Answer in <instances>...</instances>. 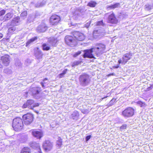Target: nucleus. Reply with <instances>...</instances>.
<instances>
[{
  "label": "nucleus",
  "mask_w": 153,
  "mask_h": 153,
  "mask_svg": "<svg viewBox=\"0 0 153 153\" xmlns=\"http://www.w3.org/2000/svg\"><path fill=\"white\" fill-rule=\"evenodd\" d=\"M32 134L33 136L37 139H40L43 136V133L40 131L33 130L32 132Z\"/></svg>",
  "instance_id": "nucleus-15"
},
{
  "label": "nucleus",
  "mask_w": 153,
  "mask_h": 153,
  "mask_svg": "<svg viewBox=\"0 0 153 153\" xmlns=\"http://www.w3.org/2000/svg\"><path fill=\"white\" fill-rule=\"evenodd\" d=\"M0 20L1 21H3V22H6L5 21V19L4 16L3 17H0Z\"/></svg>",
  "instance_id": "nucleus-46"
},
{
  "label": "nucleus",
  "mask_w": 153,
  "mask_h": 153,
  "mask_svg": "<svg viewBox=\"0 0 153 153\" xmlns=\"http://www.w3.org/2000/svg\"><path fill=\"white\" fill-rule=\"evenodd\" d=\"M119 67V65H117L116 66H114L113 67V68H117Z\"/></svg>",
  "instance_id": "nucleus-51"
},
{
  "label": "nucleus",
  "mask_w": 153,
  "mask_h": 153,
  "mask_svg": "<svg viewBox=\"0 0 153 153\" xmlns=\"http://www.w3.org/2000/svg\"><path fill=\"white\" fill-rule=\"evenodd\" d=\"M27 140V139L25 138V139L24 140H21V142L22 143H24Z\"/></svg>",
  "instance_id": "nucleus-52"
},
{
  "label": "nucleus",
  "mask_w": 153,
  "mask_h": 153,
  "mask_svg": "<svg viewBox=\"0 0 153 153\" xmlns=\"http://www.w3.org/2000/svg\"><path fill=\"white\" fill-rule=\"evenodd\" d=\"M120 7V4L119 3H115V4L107 6V9L108 10H110L114 9Z\"/></svg>",
  "instance_id": "nucleus-21"
},
{
  "label": "nucleus",
  "mask_w": 153,
  "mask_h": 153,
  "mask_svg": "<svg viewBox=\"0 0 153 153\" xmlns=\"http://www.w3.org/2000/svg\"><path fill=\"white\" fill-rule=\"evenodd\" d=\"M79 81L80 85L82 86L88 85L90 81L89 76L85 73L82 74L79 76Z\"/></svg>",
  "instance_id": "nucleus-3"
},
{
  "label": "nucleus",
  "mask_w": 153,
  "mask_h": 153,
  "mask_svg": "<svg viewBox=\"0 0 153 153\" xmlns=\"http://www.w3.org/2000/svg\"><path fill=\"white\" fill-rule=\"evenodd\" d=\"M89 25H88V23H87L86 24V27H88V26Z\"/></svg>",
  "instance_id": "nucleus-56"
},
{
  "label": "nucleus",
  "mask_w": 153,
  "mask_h": 153,
  "mask_svg": "<svg viewBox=\"0 0 153 153\" xmlns=\"http://www.w3.org/2000/svg\"><path fill=\"white\" fill-rule=\"evenodd\" d=\"M50 45L48 43H44L42 45V49L44 51H48L50 49Z\"/></svg>",
  "instance_id": "nucleus-26"
},
{
  "label": "nucleus",
  "mask_w": 153,
  "mask_h": 153,
  "mask_svg": "<svg viewBox=\"0 0 153 153\" xmlns=\"http://www.w3.org/2000/svg\"><path fill=\"white\" fill-rule=\"evenodd\" d=\"M49 44L50 46H55L56 43L57 42L56 39L54 38H52L48 40Z\"/></svg>",
  "instance_id": "nucleus-25"
},
{
  "label": "nucleus",
  "mask_w": 153,
  "mask_h": 153,
  "mask_svg": "<svg viewBox=\"0 0 153 153\" xmlns=\"http://www.w3.org/2000/svg\"><path fill=\"white\" fill-rule=\"evenodd\" d=\"M34 101L32 100H27L26 103H25L23 105V108H26L27 106L31 105L33 104Z\"/></svg>",
  "instance_id": "nucleus-24"
},
{
  "label": "nucleus",
  "mask_w": 153,
  "mask_h": 153,
  "mask_svg": "<svg viewBox=\"0 0 153 153\" xmlns=\"http://www.w3.org/2000/svg\"><path fill=\"white\" fill-rule=\"evenodd\" d=\"M34 18V16L33 15H30L28 17L27 19V23H30L33 22Z\"/></svg>",
  "instance_id": "nucleus-33"
},
{
  "label": "nucleus",
  "mask_w": 153,
  "mask_h": 153,
  "mask_svg": "<svg viewBox=\"0 0 153 153\" xmlns=\"http://www.w3.org/2000/svg\"><path fill=\"white\" fill-rule=\"evenodd\" d=\"M82 51H79L73 55L74 57H76L79 55H80L82 52Z\"/></svg>",
  "instance_id": "nucleus-37"
},
{
  "label": "nucleus",
  "mask_w": 153,
  "mask_h": 153,
  "mask_svg": "<svg viewBox=\"0 0 153 153\" xmlns=\"http://www.w3.org/2000/svg\"><path fill=\"white\" fill-rule=\"evenodd\" d=\"M31 147L33 149H37L38 150L39 153H42L41 151L39 144L35 142H33L30 143Z\"/></svg>",
  "instance_id": "nucleus-20"
},
{
  "label": "nucleus",
  "mask_w": 153,
  "mask_h": 153,
  "mask_svg": "<svg viewBox=\"0 0 153 153\" xmlns=\"http://www.w3.org/2000/svg\"><path fill=\"white\" fill-rule=\"evenodd\" d=\"M20 153H30V150L27 147H24L22 149Z\"/></svg>",
  "instance_id": "nucleus-31"
},
{
  "label": "nucleus",
  "mask_w": 153,
  "mask_h": 153,
  "mask_svg": "<svg viewBox=\"0 0 153 153\" xmlns=\"http://www.w3.org/2000/svg\"><path fill=\"white\" fill-rule=\"evenodd\" d=\"M85 11L84 7H80L76 9L74 13V15L80 16L83 14Z\"/></svg>",
  "instance_id": "nucleus-13"
},
{
  "label": "nucleus",
  "mask_w": 153,
  "mask_h": 153,
  "mask_svg": "<svg viewBox=\"0 0 153 153\" xmlns=\"http://www.w3.org/2000/svg\"><path fill=\"white\" fill-rule=\"evenodd\" d=\"M97 3L95 1H91L88 4L87 6L91 7H95Z\"/></svg>",
  "instance_id": "nucleus-29"
},
{
  "label": "nucleus",
  "mask_w": 153,
  "mask_h": 153,
  "mask_svg": "<svg viewBox=\"0 0 153 153\" xmlns=\"http://www.w3.org/2000/svg\"><path fill=\"white\" fill-rule=\"evenodd\" d=\"M20 17L17 16L13 19L11 21V26H16L20 24Z\"/></svg>",
  "instance_id": "nucleus-19"
},
{
  "label": "nucleus",
  "mask_w": 153,
  "mask_h": 153,
  "mask_svg": "<svg viewBox=\"0 0 153 153\" xmlns=\"http://www.w3.org/2000/svg\"><path fill=\"white\" fill-rule=\"evenodd\" d=\"M26 61H27V62H30V60L29 59H27Z\"/></svg>",
  "instance_id": "nucleus-55"
},
{
  "label": "nucleus",
  "mask_w": 153,
  "mask_h": 153,
  "mask_svg": "<svg viewBox=\"0 0 153 153\" xmlns=\"http://www.w3.org/2000/svg\"><path fill=\"white\" fill-rule=\"evenodd\" d=\"M67 69H65L62 71V73L63 74L65 75L67 73Z\"/></svg>",
  "instance_id": "nucleus-47"
},
{
  "label": "nucleus",
  "mask_w": 153,
  "mask_h": 153,
  "mask_svg": "<svg viewBox=\"0 0 153 153\" xmlns=\"http://www.w3.org/2000/svg\"><path fill=\"white\" fill-rule=\"evenodd\" d=\"M103 23L102 21L98 22L97 23V25H103Z\"/></svg>",
  "instance_id": "nucleus-44"
},
{
  "label": "nucleus",
  "mask_w": 153,
  "mask_h": 153,
  "mask_svg": "<svg viewBox=\"0 0 153 153\" xmlns=\"http://www.w3.org/2000/svg\"><path fill=\"white\" fill-rule=\"evenodd\" d=\"M105 32L104 29L102 28L95 30L93 32V37L95 39H99L104 35Z\"/></svg>",
  "instance_id": "nucleus-7"
},
{
  "label": "nucleus",
  "mask_w": 153,
  "mask_h": 153,
  "mask_svg": "<svg viewBox=\"0 0 153 153\" xmlns=\"http://www.w3.org/2000/svg\"><path fill=\"white\" fill-rule=\"evenodd\" d=\"M34 54L35 57L38 59H42L43 55L41 51L38 48H37L35 49Z\"/></svg>",
  "instance_id": "nucleus-18"
},
{
  "label": "nucleus",
  "mask_w": 153,
  "mask_h": 153,
  "mask_svg": "<svg viewBox=\"0 0 153 153\" xmlns=\"http://www.w3.org/2000/svg\"><path fill=\"white\" fill-rule=\"evenodd\" d=\"M60 20V17L56 15H52L50 18V23L53 25H56Z\"/></svg>",
  "instance_id": "nucleus-11"
},
{
  "label": "nucleus",
  "mask_w": 153,
  "mask_h": 153,
  "mask_svg": "<svg viewBox=\"0 0 153 153\" xmlns=\"http://www.w3.org/2000/svg\"><path fill=\"white\" fill-rule=\"evenodd\" d=\"M126 126H127L126 124L123 125L120 127V130H121L126 129Z\"/></svg>",
  "instance_id": "nucleus-41"
},
{
  "label": "nucleus",
  "mask_w": 153,
  "mask_h": 153,
  "mask_svg": "<svg viewBox=\"0 0 153 153\" xmlns=\"http://www.w3.org/2000/svg\"><path fill=\"white\" fill-rule=\"evenodd\" d=\"M104 16L105 18L107 19L108 23L112 24L117 23L118 20L113 13H106Z\"/></svg>",
  "instance_id": "nucleus-4"
},
{
  "label": "nucleus",
  "mask_w": 153,
  "mask_h": 153,
  "mask_svg": "<svg viewBox=\"0 0 153 153\" xmlns=\"http://www.w3.org/2000/svg\"><path fill=\"white\" fill-rule=\"evenodd\" d=\"M105 49V45L101 43L97 44L96 45L95 47L91 48L90 49L84 50L83 52L84 54L83 56L84 58H94L96 59L102 54Z\"/></svg>",
  "instance_id": "nucleus-1"
},
{
  "label": "nucleus",
  "mask_w": 153,
  "mask_h": 153,
  "mask_svg": "<svg viewBox=\"0 0 153 153\" xmlns=\"http://www.w3.org/2000/svg\"><path fill=\"white\" fill-rule=\"evenodd\" d=\"M144 8L145 10L149 11L153 8V5H152L149 3H147L145 5Z\"/></svg>",
  "instance_id": "nucleus-30"
},
{
  "label": "nucleus",
  "mask_w": 153,
  "mask_h": 153,
  "mask_svg": "<svg viewBox=\"0 0 153 153\" xmlns=\"http://www.w3.org/2000/svg\"><path fill=\"white\" fill-rule=\"evenodd\" d=\"M116 100V99L113 98L112 99L110 102L107 105L108 106V107L110 106H111L112 105H113L114 103L115 102Z\"/></svg>",
  "instance_id": "nucleus-36"
},
{
  "label": "nucleus",
  "mask_w": 153,
  "mask_h": 153,
  "mask_svg": "<svg viewBox=\"0 0 153 153\" xmlns=\"http://www.w3.org/2000/svg\"><path fill=\"white\" fill-rule=\"evenodd\" d=\"M65 39L66 43L70 46H74L77 44L75 38L71 36H67L65 37Z\"/></svg>",
  "instance_id": "nucleus-6"
},
{
  "label": "nucleus",
  "mask_w": 153,
  "mask_h": 153,
  "mask_svg": "<svg viewBox=\"0 0 153 153\" xmlns=\"http://www.w3.org/2000/svg\"><path fill=\"white\" fill-rule=\"evenodd\" d=\"M123 60H122L121 59H120L118 61V63L119 64H120V63L122 64L125 65L126 64V63H124L123 62Z\"/></svg>",
  "instance_id": "nucleus-43"
},
{
  "label": "nucleus",
  "mask_w": 153,
  "mask_h": 153,
  "mask_svg": "<svg viewBox=\"0 0 153 153\" xmlns=\"http://www.w3.org/2000/svg\"><path fill=\"white\" fill-rule=\"evenodd\" d=\"M107 97H103V98H102V99H105V98H106Z\"/></svg>",
  "instance_id": "nucleus-58"
},
{
  "label": "nucleus",
  "mask_w": 153,
  "mask_h": 153,
  "mask_svg": "<svg viewBox=\"0 0 153 153\" xmlns=\"http://www.w3.org/2000/svg\"><path fill=\"white\" fill-rule=\"evenodd\" d=\"M62 140L60 137L58 138V140L56 142V146L59 148L61 146L62 144Z\"/></svg>",
  "instance_id": "nucleus-32"
},
{
  "label": "nucleus",
  "mask_w": 153,
  "mask_h": 153,
  "mask_svg": "<svg viewBox=\"0 0 153 153\" xmlns=\"http://www.w3.org/2000/svg\"><path fill=\"white\" fill-rule=\"evenodd\" d=\"M45 82H41V85H42V87L43 88H44L45 87V86L44 85V83H45Z\"/></svg>",
  "instance_id": "nucleus-50"
},
{
  "label": "nucleus",
  "mask_w": 153,
  "mask_h": 153,
  "mask_svg": "<svg viewBox=\"0 0 153 153\" xmlns=\"http://www.w3.org/2000/svg\"><path fill=\"white\" fill-rule=\"evenodd\" d=\"M122 114L125 117H129L134 114V109L132 108H126L122 112Z\"/></svg>",
  "instance_id": "nucleus-9"
},
{
  "label": "nucleus",
  "mask_w": 153,
  "mask_h": 153,
  "mask_svg": "<svg viewBox=\"0 0 153 153\" xmlns=\"http://www.w3.org/2000/svg\"><path fill=\"white\" fill-rule=\"evenodd\" d=\"M42 146L44 150L46 152L50 151L53 147V144L49 140H46L42 144Z\"/></svg>",
  "instance_id": "nucleus-10"
},
{
  "label": "nucleus",
  "mask_w": 153,
  "mask_h": 153,
  "mask_svg": "<svg viewBox=\"0 0 153 153\" xmlns=\"http://www.w3.org/2000/svg\"><path fill=\"white\" fill-rule=\"evenodd\" d=\"M152 128H153V126Z\"/></svg>",
  "instance_id": "nucleus-60"
},
{
  "label": "nucleus",
  "mask_w": 153,
  "mask_h": 153,
  "mask_svg": "<svg viewBox=\"0 0 153 153\" xmlns=\"http://www.w3.org/2000/svg\"><path fill=\"white\" fill-rule=\"evenodd\" d=\"M91 135H88L86 137V141H88L91 138Z\"/></svg>",
  "instance_id": "nucleus-45"
},
{
  "label": "nucleus",
  "mask_w": 153,
  "mask_h": 153,
  "mask_svg": "<svg viewBox=\"0 0 153 153\" xmlns=\"http://www.w3.org/2000/svg\"><path fill=\"white\" fill-rule=\"evenodd\" d=\"M39 105V103H35L33 104V107H31L30 108L31 109H33V108L38 106Z\"/></svg>",
  "instance_id": "nucleus-42"
},
{
  "label": "nucleus",
  "mask_w": 153,
  "mask_h": 153,
  "mask_svg": "<svg viewBox=\"0 0 153 153\" xmlns=\"http://www.w3.org/2000/svg\"><path fill=\"white\" fill-rule=\"evenodd\" d=\"M27 11H23L22 13L21 14V16L24 17H25L27 16Z\"/></svg>",
  "instance_id": "nucleus-38"
},
{
  "label": "nucleus",
  "mask_w": 153,
  "mask_h": 153,
  "mask_svg": "<svg viewBox=\"0 0 153 153\" xmlns=\"http://www.w3.org/2000/svg\"><path fill=\"white\" fill-rule=\"evenodd\" d=\"M132 53L129 52L124 55L122 57V60H123V62L126 63L131 58Z\"/></svg>",
  "instance_id": "nucleus-17"
},
{
  "label": "nucleus",
  "mask_w": 153,
  "mask_h": 153,
  "mask_svg": "<svg viewBox=\"0 0 153 153\" xmlns=\"http://www.w3.org/2000/svg\"><path fill=\"white\" fill-rule=\"evenodd\" d=\"M64 74L62 73L59 75V78H61L63 77Z\"/></svg>",
  "instance_id": "nucleus-48"
},
{
  "label": "nucleus",
  "mask_w": 153,
  "mask_h": 153,
  "mask_svg": "<svg viewBox=\"0 0 153 153\" xmlns=\"http://www.w3.org/2000/svg\"><path fill=\"white\" fill-rule=\"evenodd\" d=\"M48 27L44 23H42L36 28V31L39 33H42L45 32L47 29Z\"/></svg>",
  "instance_id": "nucleus-14"
},
{
  "label": "nucleus",
  "mask_w": 153,
  "mask_h": 153,
  "mask_svg": "<svg viewBox=\"0 0 153 153\" xmlns=\"http://www.w3.org/2000/svg\"><path fill=\"white\" fill-rule=\"evenodd\" d=\"M79 114L78 111H75L71 116V118L73 120H77L79 119Z\"/></svg>",
  "instance_id": "nucleus-22"
},
{
  "label": "nucleus",
  "mask_w": 153,
  "mask_h": 153,
  "mask_svg": "<svg viewBox=\"0 0 153 153\" xmlns=\"http://www.w3.org/2000/svg\"><path fill=\"white\" fill-rule=\"evenodd\" d=\"M89 112V111L88 109H84L82 111V113L84 114H88Z\"/></svg>",
  "instance_id": "nucleus-39"
},
{
  "label": "nucleus",
  "mask_w": 153,
  "mask_h": 153,
  "mask_svg": "<svg viewBox=\"0 0 153 153\" xmlns=\"http://www.w3.org/2000/svg\"><path fill=\"white\" fill-rule=\"evenodd\" d=\"M137 104L139 105L141 107H146V105L145 104V103L141 101L137 102Z\"/></svg>",
  "instance_id": "nucleus-35"
},
{
  "label": "nucleus",
  "mask_w": 153,
  "mask_h": 153,
  "mask_svg": "<svg viewBox=\"0 0 153 153\" xmlns=\"http://www.w3.org/2000/svg\"><path fill=\"white\" fill-rule=\"evenodd\" d=\"M22 118L25 124L26 125L30 124L32 122L33 119V116L32 114L28 113L23 115Z\"/></svg>",
  "instance_id": "nucleus-8"
},
{
  "label": "nucleus",
  "mask_w": 153,
  "mask_h": 153,
  "mask_svg": "<svg viewBox=\"0 0 153 153\" xmlns=\"http://www.w3.org/2000/svg\"><path fill=\"white\" fill-rule=\"evenodd\" d=\"M2 67V65L0 64V68H1Z\"/></svg>",
  "instance_id": "nucleus-57"
},
{
  "label": "nucleus",
  "mask_w": 153,
  "mask_h": 153,
  "mask_svg": "<svg viewBox=\"0 0 153 153\" xmlns=\"http://www.w3.org/2000/svg\"><path fill=\"white\" fill-rule=\"evenodd\" d=\"M115 74L114 73H111L107 75L108 77H109L111 76H115Z\"/></svg>",
  "instance_id": "nucleus-49"
},
{
  "label": "nucleus",
  "mask_w": 153,
  "mask_h": 153,
  "mask_svg": "<svg viewBox=\"0 0 153 153\" xmlns=\"http://www.w3.org/2000/svg\"><path fill=\"white\" fill-rule=\"evenodd\" d=\"M37 39V37H33L30 40H28L26 43V46H27L29 45L32 44L33 42L36 40Z\"/></svg>",
  "instance_id": "nucleus-28"
},
{
  "label": "nucleus",
  "mask_w": 153,
  "mask_h": 153,
  "mask_svg": "<svg viewBox=\"0 0 153 153\" xmlns=\"http://www.w3.org/2000/svg\"><path fill=\"white\" fill-rule=\"evenodd\" d=\"M48 80V79L47 78H45L44 79V80H43V82H45V80Z\"/></svg>",
  "instance_id": "nucleus-54"
},
{
  "label": "nucleus",
  "mask_w": 153,
  "mask_h": 153,
  "mask_svg": "<svg viewBox=\"0 0 153 153\" xmlns=\"http://www.w3.org/2000/svg\"><path fill=\"white\" fill-rule=\"evenodd\" d=\"M73 35L75 38L79 41H82L85 39L84 34L78 31H74L73 32Z\"/></svg>",
  "instance_id": "nucleus-12"
},
{
  "label": "nucleus",
  "mask_w": 153,
  "mask_h": 153,
  "mask_svg": "<svg viewBox=\"0 0 153 153\" xmlns=\"http://www.w3.org/2000/svg\"><path fill=\"white\" fill-rule=\"evenodd\" d=\"M1 60L3 64L5 66H7L10 63L9 56L5 55L1 57Z\"/></svg>",
  "instance_id": "nucleus-16"
},
{
  "label": "nucleus",
  "mask_w": 153,
  "mask_h": 153,
  "mask_svg": "<svg viewBox=\"0 0 153 153\" xmlns=\"http://www.w3.org/2000/svg\"><path fill=\"white\" fill-rule=\"evenodd\" d=\"M6 11L4 10H1L0 11V16H1L5 13Z\"/></svg>",
  "instance_id": "nucleus-40"
},
{
  "label": "nucleus",
  "mask_w": 153,
  "mask_h": 153,
  "mask_svg": "<svg viewBox=\"0 0 153 153\" xmlns=\"http://www.w3.org/2000/svg\"><path fill=\"white\" fill-rule=\"evenodd\" d=\"M23 122L20 118L16 117L14 119L12 125L14 130L15 131H19L23 128Z\"/></svg>",
  "instance_id": "nucleus-2"
},
{
  "label": "nucleus",
  "mask_w": 153,
  "mask_h": 153,
  "mask_svg": "<svg viewBox=\"0 0 153 153\" xmlns=\"http://www.w3.org/2000/svg\"><path fill=\"white\" fill-rule=\"evenodd\" d=\"M41 88L39 87H36L30 88L27 92L31 94L33 97L36 99L39 98V92L41 91Z\"/></svg>",
  "instance_id": "nucleus-5"
},
{
  "label": "nucleus",
  "mask_w": 153,
  "mask_h": 153,
  "mask_svg": "<svg viewBox=\"0 0 153 153\" xmlns=\"http://www.w3.org/2000/svg\"><path fill=\"white\" fill-rule=\"evenodd\" d=\"M40 5H41V6H42V5H41V4H40Z\"/></svg>",
  "instance_id": "nucleus-59"
},
{
  "label": "nucleus",
  "mask_w": 153,
  "mask_h": 153,
  "mask_svg": "<svg viewBox=\"0 0 153 153\" xmlns=\"http://www.w3.org/2000/svg\"><path fill=\"white\" fill-rule=\"evenodd\" d=\"M17 28L15 26H11L8 29V32L10 33H12L14 31L17 30Z\"/></svg>",
  "instance_id": "nucleus-27"
},
{
  "label": "nucleus",
  "mask_w": 153,
  "mask_h": 153,
  "mask_svg": "<svg viewBox=\"0 0 153 153\" xmlns=\"http://www.w3.org/2000/svg\"><path fill=\"white\" fill-rule=\"evenodd\" d=\"M82 62L81 61H75L72 64L71 66L72 67H74L79 64H81Z\"/></svg>",
  "instance_id": "nucleus-34"
},
{
  "label": "nucleus",
  "mask_w": 153,
  "mask_h": 153,
  "mask_svg": "<svg viewBox=\"0 0 153 153\" xmlns=\"http://www.w3.org/2000/svg\"><path fill=\"white\" fill-rule=\"evenodd\" d=\"M13 16V14L12 12H10L7 13L4 16L5 21H7L10 20Z\"/></svg>",
  "instance_id": "nucleus-23"
},
{
  "label": "nucleus",
  "mask_w": 153,
  "mask_h": 153,
  "mask_svg": "<svg viewBox=\"0 0 153 153\" xmlns=\"http://www.w3.org/2000/svg\"><path fill=\"white\" fill-rule=\"evenodd\" d=\"M3 35L1 33H0V39L2 38L3 37Z\"/></svg>",
  "instance_id": "nucleus-53"
}]
</instances>
